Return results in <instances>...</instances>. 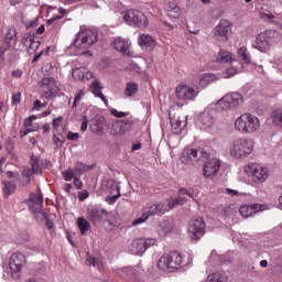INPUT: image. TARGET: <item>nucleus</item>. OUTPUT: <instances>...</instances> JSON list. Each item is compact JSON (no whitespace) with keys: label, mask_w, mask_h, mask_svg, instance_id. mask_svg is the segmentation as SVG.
<instances>
[{"label":"nucleus","mask_w":282,"mask_h":282,"mask_svg":"<svg viewBox=\"0 0 282 282\" xmlns=\"http://www.w3.org/2000/svg\"><path fill=\"white\" fill-rule=\"evenodd\" d=\"M15 34L9 32L6 37H4V43H7V45H10V43H12V41H14Z\"/></svg>","instance_id":"6e6d98bb"},{"label":"nucleus","mask_w":282,"mask_h":282,"mask_svg":"<svg viewBox=\"0 0 282 282\" xmlns=\"http://www.w3.org/2000/svg\"><path fill=\"white\" fill-rule=\"evenodd\" d=\"M206 282H226V275L219 272L212 273L207 276Z\"/></svg>","instance_id":"58836bf2"},{"label":"nucleus","mask_w":282,"mask_h":282,"mask_svg":"<svg viewBox=\"0 0 282 282\" xmlns=\"http://www.w3.org/2000/svg\"><path fill=\"white\" fill-rule=\"evenodd\" d=\"M77 227L80 230V234L85 235V232L89 231L90 225L87 219H85L84 217H80L77 219Z\"/></svg>","instance_id":"e433bc0d"},{"label":"nucleus","mask_w":282,"mask_h":282,"mask_svg":"<svg viewBox=\"0 0 282 282\" xmlns=\"http://www.w3.org/2000/svg\"><path fill=\"white\" fill-rule=\"evenodd\" d=\"M61 124H63V117H57L53 120V129L58 130Z\"/></svg>","instance_id":"864d4df0"},{"label":"nucleus","mask_w":282,"mask_h":282,"mask_svg":"<svg viewBox=\"0 0 282 282\" xmlns=\"http://www.w3.org/2000/svg\"><path fill=\"white\" fill-rule=\"evenodd\" d=\"M138 89H139L138 83L129 82L126 85L124 96L127 98H133V96H135L138 94Z\"/></svg>","instance_id":"473e14b6"},{"label":"nucleus","mask_w":282,"mask_h":282,"mask_svg":"<svg viewBox=\"0 0 282 282\" xmlns=\"http://www.w3.org/2000/svg\"><path fill=\"white\" fill-rule=\"evenodd\" d=\"M36 120V116L32 115L24 120V127H32V123Z\"/></svg>","instance_id":"4d7b16f0"},{"label":"nucleus","mask_w":282,"mask_h":282,"mask_svg":"<svg viewBox=\"0 0 282 282\" xmlns=\"http://www.w3.org/2000/svg\"><path fill=\"white\" fill-rule=\"evenodd\" d=\"M122 19L130 28H139V30H147L149 28V18L135 9H129L121 13Z\"/></svg>","instance_id":"423d86ee"},{"label":"nucleus","mask_w":282,"mask_h":282,"mask_svg":"<svg viewBox=\"0 0 282 282\" xmlns=\"http://www.w3.org/2000/svg\"><path fill=\"white\" fill-rule=\"evenodd\" d=\"M156 243L158 239L155 238H138L130 243L129 252L135 256L144 254L149 248H152V246H155Z\"/></svg>","instance_id":"9b49d317"},{"label":"nucleus","mask_w":282,"mask_h":282,"mask_svg":"<svg viewBox=\"0 0 282 282\" xmlns=\"http://www.w3.org/2000/svg\"><path fill=\"white\" fill-rule=\"evenodd\" d=\"M245 173L252 178L254 184H263L270 177V170L259 163H249L245 166Z\"/></svg>","instance_id":"1a4fd4ad"},{"label":"nucleus","mask_w":282,"mask_h":282,"mask_svg":"<svg viewBox=\"0 0 282 282\" xmlns=\"http://www.w3.org/2000/svg\"><path fill=\"white\" fill-rule=\"evenodd\" d=\"M165 10L170 19H180L182 10L180 9V6H177L176 2H167L165 6Z\"/></svg>","instance_id":"c85d7f7f"},{"label":"nucleus","mask_w":282,"mask_h":282,"mask_svg":"<svg viewBox=\"0 0 282 282\" xmlns=\"http://www.w3.org/2000/svg\"><path fill=\"white\" fill-rule=\"evenodd\" d=\"M31 172L34 173V175H41L42 172H41V165L39 163H31Z\"/></svg>","instance_id":"3c124183"},{"label":"nucleus","mask_w":282,"mask_h":282,"mask_svg":"<svg viewBox=\"0 0 282 282\" xmlns=\"http://www.w3.org/2000/svg\"><path fill=\"white\" fill-rule=\"evenodd\" d=\"M148 220L149 216L143 210L142 216L132 221V226H140V224H144Z\"/></svg>","instance_id":"de8ad7c7"},{"label":"nucleus","mask_w":282,"mask_h":282,"mask_svg":"<svg viewBox=\"0 0 282 282\" xmlns=\"http://www.w3.org/2000/svg\"><path fill=\"white\" fill-rule=\"evenodd\" d=\"M73 78L75 80H90L94 78V73L88 72L86 67H77L73 69Z\"/></svg>","instance_id":"a878e982"},{"label":"nucleus","mask_w":282,"mask_h":282,"mask_svg":"<svg viewBox=\"0 0 282 282\" xmlns=\"http://www.w3.org/2000/svg\"><path fill=\"white\" fill-rule=\"evenodd\" d=\"M120 197V187L117 186V194L112 195V196H107L106 197V202L107 204L111 205V204H116V202L118 200V198Z\"/></svg>","instance_id":"49530a36"},{"label":"nucleus","mask_w":282,"mask_h":282,"mask_svg":"<svg viewBox=\"0 0 282 282\" xmlns=\"http://www.w3.org/2000/svg\"><path fill=\"white\" fill-rule=\"evenodd\" d=\"M68 140H78V138H80V134L77 132H68Z\"/></svg>","instance_id":"69168bd1"},{"label":"nucleus","mask_w":282,"mask_h":282,"mask_svg":"<svg viewBox=\"0 0 282 282\" xmlns=\"http://www.w3.org/2000/svg\"><path fill=\"white\" fill-rule=\"evenodd\" d=\"M232 34V24L228 20H220L218 25L214 29V39L218 43H227L228 39Z\"/></svg>","instance_id":"f8f14e48"},{"label":"nucleus","mask_w":282,"mask_h":282,"mask_svg":"<svg viewBox=\"0 0 282 282\" xmlns=\"http://www.w3.org/2000/svg\"><path fill=\"white\" fill-rule=\"evenodd\" d=\"M86 263H88L89 265H93L94 268H96V265H100V260H96V258L87 254Z\"/></svg>","instance_id":"8fccbe9b"},{"label":"nucleus","mask_w":282,"mask_h":282,"mask_svg":"<svg viewBox=\"0 0 282 282\" xmlns=\"http://www.w3.org/2000/svg\"><path fill=\"white\" fill-rule=\"evenodd\" d=\"M53 142H54L56 149H61V147H63V144H65V137H63V134H61V133H58L57 135L54 134Z\"/></svg>","instance_id":"c03bdc74"},{"label":"nucleus","mask_w":282,"mask_h":282,"mask_svg":"<svg viewBox=\"0 0 282 282\" xmlns=\"http://www.w3.org/2000/svg\"><path fill=\"white\" fill-rule=\"evenodd\" d=\"M262 210H265V205L261 204H253V205H242L239 208L240 215L245 217V219H248V217H252L253 215H257V213H261Z\"/></svg>","instance_id":"412c9836"},{"label":"nucleus","mask_w":282,"mask_h":282,"mask_svg":"<svg viewBox=\"0 0 282 282\" xmlns=\"http://www.w3.org/2000/svg\"><path fill=\"white\" fill-rule=\"evenodd\" d=\"M261 19H264V21H272V19H274V14H272V13H261Z\"/></svg>","instance_id":"e2e57ef3"},{"label":"nucleus","mask_w":282,"mask_h":282,"mask_svg":"<svg viewBox=\"0 0 282 282\" xmlns=\"http://www.w3.org/2000/svg\"><path fill=\"white\" fill-rule=\"evenodd\" d=\"M87 197H89V192L84 191V192H79V193H78V199H79V202H85V199H87Z\"/></svg>","instance_id":"bf43d9fd"},{"label":"nucleus","mask_w":282,"mask_h":282,"mask_svg":"<svg viewBox=\"0 0 282 282\" xmlns=\"http://www.w3.org/2000/svg\"><path fill=\"white\" fill-rule=\"evenodd\" d=\"M144 274H153V265H148L147 270L143 269Z\"/></svg>","instance_id":"774afa93"},{"label":"nucleus","mask_w":282,"mask_h":282,"mask_svg":"<svg viewBox=\"0 0 282 282\" xmlns=\"http://www.w3.org/2000/svg\"><path fill=\"white\" fill-rule=\"evenodd\" d=\"M237 54L245 65H250L251 57L246 46L238 48Z\"/></svg>","instance_id":"f704fd0d"},{"label":"nucleus","mask_w":282,"mask_h":282,"mask_svg":"<svg viewBox=\"0 0 282 282\" xmlns=\"http://www.w3.org/2000/svg\"><path fill=\"white\" fill-rule=\"evenodd\" d=\"M32 173H34L31 169L25 167L22 172V180L25 184V186H28L30 184V182H32Z\"/></svg>","instance_id":"79ce46f5"},{"label":"nucleus","mask_w":282,"mask_h":282,"mask_svg":"<svg viewBox=\"0 0 282 282\" xmlns=\"http://www.w3.org/2000/svg\"><path fill=\"white\" fill-rule=\"evenodd\" d=\"M74 186L78 191H80V188H83V181H80V177L75 176V178H74Z\"/></svg>","instance_id":"13d9d810"},{"label":"nucleus","mask_w":282,"mask_h":282,"mask_svg":"<svg viewBox=\"0 0 282 282\" xmlns=\"http://www.w3.org/2000/svg\"><path fill=\"white\" fill-rule=\"evenodd\" d=\"M39 25V19L36 18L35 20L30 21L29 23L25 24L26 30H30V28H36Z\"/></svg>","instance_id":"052dcab7"},{"label":"nucleus","mask_w":282,"mask_h":282,"mask_svg":"<svg viewBox=\"0 0 282 282\" xmlns=\"http://www.w3.org/2000/svg\"><path fill=\"white\" fill-rule=\"evenodd\" d=\"M235 74H237V68L231 66L224 72V78H232Z\"/></svg>","instance_id":"09e8293b"},{"label":"nucleus","mask_w":282,"mask_h":282,"mask_svg":"<svg viewBox=\"0 0 282 282\" xmlns=\"http://www.w3.org/2000/svg\"><path fill=\"white\" fill-rule=\"evenodd\" d=\"M158 232L160 237H166V235H171V232H173V223L169 220H161L159 223Z\"/></svg>","instance_id":"c756f323"},{"label":"nucleus","mask_w":282,"mask_h":282,"mask_svg":"<svg viewBox=\"0 0 282 282\" xmlns=\"http://www.w3.org/2000/svg\"><path fill=\"white\" fill-rule=\"evenodd\" d=\"M217 80H219V77H217V75L207 73L199 76L198 85L203 89H206V87H208L210 83H215Z\"/></svg>","instance_id":"cd10ccee"},{"label":"nucleus","mask_w":282,"mask_h":282,"mask_svg":"<svg viewBox=\"0 0 282 282\" xmlns=\"http://www.w3.org/2000/svg\"><path fill=\"white\" fill-rule=\"evenodd\" d=\"M188 232L191 239L194 241L202 239V237H204L206 234V223L204 221V218H195L192 220L189 223Z\"/></svg>","instance_id":"2eb2a0df"},{"label":"nucleus","mask_w":282,"mask_h":282,"mask_svg":"<svg viewBox=\"0 0 282 282\" xmlns=\"http://www.w3.org/2000/svg\"><path fill=\"white\" fill-rule=\"evenodd\" d=\"M110 113L115 116V118H124L127 112L118 111L117 109H111Z\"/></svg>","instance_id":"603ef678"},{"label":"nucleus","mask_w":282,"mask_h":282,"mask_svg":"<svg viewBox=\"0 0 282 282\" xmlns=\"http://www.w3.org/2000/svg\"><path fill=\"white\" fill-rule=\"evenodd\" d=\"M96 169V165H85L82 162H77L74 165V172L77 173V175H85V173H88V171H94Z\"/></svg>","instance_id":"2f4dec72"},{"label":"nucleus","mask_w":282,"mask_h":282,"mask_svg":"<svg viewBox=\"0 0 282 282\" xmlns=\"http://www.w3.org/2000/svg\"><path fill=\"white\" fill-rule=\"evenodd\" d=\"M241 105H243V95L239 93H229L216 102V107L221 111H230Z\"/></svg>","instance_id":"6e6552de"},{"label":"nucleus","mask_w":282,"mask_h":282,"mask_svg":"<svg viewBox=\"0 0 282 282\" xmlns=\"http://www.w3.org/2000/svg\"><path fill=\"white\" fill-rule=\"evenodd\" d=\"M97 41L98 34L96 31L87 29L77 34L74 41V46L77 47V50H87L88 47H91L94 43H97Z\"/></svg>","instance_id":"9d476101"},{"label":"nucleus","mask_w":282,"mask_h":282,"mask_svg":"<svg viewBox=\"0 0 282 282\" xmlns=\"http://www.w3.org/2000/svg\"><path fill=\"white\" fill-rule=\"evenodd\" d=\"M111 45L115 47V50H117V52H121V54H124L126 56H131V43L129 40L116 37Z\"/></svg>","instance_id":"5701e85b"},{"label":"nucleus","mask_w":282,"mask_h":282,"mask_svg":"<svg viewBox=\"0 0 282 282\" xmlns=\"http://www.w3.org/2000/svg\"><path fill=\"white\" fill-rule=\"evenodd\" d=\"M186 116L176 113L173 117H171L170 113V124L173 133L176 135H180L182 131H184V128L186 127Z\"/></svg>","instance_id":"6ab92c4d"},{"label":"nucleus","mask_w":282,"mask_h":282,"mask_svg":"<svg viewBox=\"0 0 282 282\" xmlns=\"http://www.w3.org/2000/svg\"><path fill=\"white\" fill-rule=\"evenodd\" d=\"M40 88L48 100L58 96V86H56V79H54V77L42 78L40 82Z\"/></svg>","instance_id":"4468645a"},{"label":"nucleus","mask_w":282,"mask_h":282,"mask_svg":"<svg viewBox=\"0 0 282 282\" xmlns=\"http://www.w3.org/2000/svg\"><path fill=\"white\" fill-rule=\"evenodd\" d=\"M11 76L13 78H21L23 76V72L21 69L12 70Z\"/></svg>","instance_id":"0e129e2a"},{"label":"nucleus","mask_w":282,"mask_h":282,"mask_svg":"<svg viewBox=\"0 0 282 282\" xmlns=\"http://www.w3.org/2000/svg\"><path fill=\"white\" fill-rule=\"evenodd\" d=\"M21 102V93L14 94L12 96V105H19Z\"/></svg>","instance_id":"680f3d73"},{"label":"nucleus","mask_w":282,"mask_h":282,"mask_svg":"<svg viewBox=\"0 0 282 282\" xmlns=\"http://www.w3.org/2000/svg\"><path fill=\"white\" fill-rule=\"evenodd\" d=\"M28 263V258L22 252H14L9 260V267L11 270L12 279H19V273L23 270V267Z\"/></svg>","instance_id":"ddd939ff"},{"label":"nucleus","mask_w":282,"mask_h":282,"mask_svg":"<svg viewBox=\"0 0 282 282\" xmlns=\"http://www.w3.org/2000/svg\"><path fill=\"white\" fill-rule=\"evenodd\" d=\"M41 47V41L33 40L28 47L29 54H36V51Z\"/></svg>","instance_id":"a18cd8bd"},{"label":"nucleus","mask_w":282,"mask_h":282,"mask_svg":"<svg viewBox=\"0 0 282 282\" xmlns=\"http://www.w3.org/2000/svg\"><path fill=\"white\" fill-rule=\"evenodd\" d=\"M254 150V140L250 138H239L229 144L228 152L234 160L248 158Z\"/></svg>","instance_id":"f03ea898"},{"label":"nucleus","mask_w":282,"mask_h":282,"mask_svg":"<svg viewBox=\"0 0 282 282\" xmlns=\"http://www.w3.org/2000/svg\"><path fill=\"white\" fill-rule=\"evenodd\" d=\"M116 272L118 276L123 279V281L132 282V281H135L138 269L132 267H124V268L117 269Z\"/></svg>","instance_id":"393cba45"},{"label":"nucleus","mask_w":282,"mask_h":282,"mask_svg":"<svg viewBox=\"0 0 282 282\" xmlns=\"http://www.w3.org/2000/svg\"><path fill=\"white\" fill-rule=\"evenodd\" d=\"M272 121L278 127H282V109H276L272 112Z\"/></svg>","instance_id":"ea45409f"},{"label":"nucleus","mask_w":282,"mask_h":282,"mask_svg":"<svg viewBox=\"0 0 282 282\" xmlns=\"http://www.w3.org/2000/svg\"><path fill=\"white\" fill-rule=\"evenodd\" d=\"M34 36H36V33L32 31L24 34V36L22 37V45H24V47H28V45H30L34 41Z\"/></svg>","instance_id":"a19ab883"},{"label":"nucleus","mask_w":282,"mask_h":282,"mask_svg":"<svg viewBox=\"0 0 282 282\" xmlns=\"http://www.w3.org/2000/svg\"><path fill=\"white\" fill-rule=\"evenodd\" d=\"M158 268L163 272H175L180 268H184V258L177 251L165 253L160 258Z\"/></svg>","instance_id":"7ed1b4c3"},{"label":"nucleus","mask_w":282,"mask_h":282,"mask_svg":"<svg viewBox=\"0 0 282 282\" xmlns=\"http://www.w3.org/2000/svg\"><path fill=\"white\" fill-rule=\"evenodd\" d=\"M62 175L65 182H72L76 177V172L74 169L69 167L68 170L62 172Z\"/></svg>","instance_id":"37998d69"},{"label":"nucleus","mask_w":282,"mask_h":282,"mask_svg":"<svg viewBox=\"0 0 282 282\" xmlns=\"http://www.w3.org/2000/svg\"><path fill=\"white\" fill-rule=\"evenodd\" d=\"M183 204H186V197H177V198H169L167 199V204H166V207H167V213L169 210L173 209V208H177V206H182Z\"/></svg>","instance_id":"72a5a7b5"},{"label":"nucleus","mask_w":282,"mask_h":282,"mask_svg":"<svg viewBox=\"0 0 282 282\" xmlns=\"http://www.w3.org/2000/svg\"><path fill=\"white\" fill-rule=\"evenodd\" d=\"M214 61L218 62V63H232V61H235L232 58V53L228 52L226 50H220L218 53V56H216V58H214Z\"/></svg>","instance_id":"7c9ffc66"},{"label":"nucleus","mask_w":282,"mask_h":282,"mask_svg":"<svg viewBox=\"0 0 282 282\" xmlns=\"http://www.w3.org/2000/svg\"><path fill=\"white\" fill-rule=\"evenodd\" d=\"M210 154L200 148L198 150L195 149H185L181 155V162L183 164H195V162H205L203 167V173L205 177L209 180H214L217 177L219 173V169H221V161L219 159H210ZM208 160V161H207Z\"/></svg>","instance_id":"f257e3e1"},{"label":"nucleus","mask_w":282,"mask_h":282,"mask_svg":"<svg viewBox=\"0 0 282 282\" xmlns=\"http://www.w3.org/2000/svg\"><path fill=\"white\" fill-rule=\"evenodd\" d=\"M235 127L240 133H254L261 129L259 118L251 113H243L235 121Z\"/></svg>","instance_id":"39448f33"},{"label":"nucleus","mask_w":282,"mask_h":282,"mask_svg":"<svg viewBox=\"0 0 282 282\" xmlns=\"http://www.w3.org/2000/svg\"><path fill=\"white\" fill-rule=\"evenodd\" d=\"M90 89L96 98H100V100H102L106 106L108 105L109 101L107 100V97H105V95L102 94V84H100L99 80H94L90 85Z\"/></svg>","instance_id":"bb28decb"},{"label":"nucleus","mask_w":282,"mask_h":282,"mask_svg":"<svg viewBox=\"0 0 282 282\" xmlns=\"http://www.w3.org/2000/svg\"><path fill=\"white\" fill-rule=\"evenodd\" d=\"M143 213L150 217H162V215H165L169 213V207L166 206V203H150L145 207H143Z\"/></svg>","instance_id":"a211bd4d"},{"label":"nucleus","mask_w":282,"mask_h":282,"mask_svg":"<svg viewBox=\"0 0 282 282\" xmlns=\"http://www.w3.org/2000/svg\"><path fill=\"white\" fill-rule=\"evenodd\" d=\"M218 213L220 217L228 219V217H232V215H235V209L231 206L225 205L218 209Z\"/></svg>","instance_id":"4c0bfd02"},{"label":"nucleus","mask_w":282,"mask_h":282,"mask_svg":"<svg viewBox=\"0 0 282 282\" xmlns=\"http://www.w3.org/2000/svg\"><path fill=\"white\" fill-rule=\"evenodd\" d=\"M199 96V88L188 86V85H180L176 87V98L180 100H195Z\"/></svg>","instance_id":"f3484780"},{"label":"nucleus","mask_w":282,"mask_h":282,"mask_svg":"<svg viewBox=\"0 0 282 282\" xmlns=\"http://www.w3.org/2000/svg\"><path fill=\"white\" fill-rule=\"evenodd\" d=\"M131 131V120H117L112 123V133L115 135H124Z\"/></svg>","instance_id":"b1692460"},{"label":"nucleus","mask_w":282,"mask_h":282,"mask_svg":"<svg viewBox=\"0 0 282 282\" xmlns=\"http://www.w3.org/2000/svg\"><path fill=\"white\" fill-rule=\"evenodd\" d=\"M276 43H279V32L265 31L256 37L253 47L260 52H268V50L272 47V45H276Z\"/></svg>","instance_id":"0eeeda50"},{"label":"nucleus","mask_w":282,"mask_h":282,"mask_svg":"<svg viewBox=\"0 0 282 282\" xmlns=\"http://www.w3.org/2000/svg\"><path fill=\"white\" fill-rule=\"evenodd\" d=\"M80 130L83 131V133L87 131V117H84Z\"/></svg>","instance_id":"338daca9"},{"label":"nucleus","mask_w":282,"mask_h":282,"mask_svg":"<svg viewBox=\"0 0 282 282\" xmlns=\"http://www.w3.org/2000/svg\"><path fill=\"white\" fill-rule=\"evenodd\" d=\"M216 121L217 110L213 106L205 108L204 111L200 112L199 122L203 129H210Z\"/></svg>","instance_id":"dca6fc26"},{"label":"nucleus","mask_w":282,"mask_h":282,"mask_svg":"<svg viewBox=\"0 0 282 282\" xmlns=\"http://www.w3.org/2000/svg\"><path fill=\"white\" fill-rule=\"evenodd\" d=\"M138 44L140 47H142V50L153 52V50H155L158 46V41H155L150 34H141L138 37Z\"/></svg>","instance_id":"4be33fe9"},{"label":"nucleus","mask_w":282,"mask_h":282,"mask_svg":"<svg viewBox=\"0 0 282 282\" xmlns=\"http://www.w3.org/2000/svg\"><path fill=\"white\" fill-rule=\"evenodd\" d=\"M3 197H10L17 191V184L11 181H3Z\"/></svg>","instance_id":"c9c22d12"},{"label":"nucleus","mask_w":282,"mask_h":282,"mask_svg":"<svg viewBox=\"0 0 282 282\" xmlns=\"http://www.w3.org/2000/svg\"><path fill=\"white\" fill-rule=\"evenodd\" d=\"M29 208L32 214H34L36 221H43L45 219L46 227L48 230L54 228V223L50 219V214L43 212V195L41 194H31L29 198Z\"/></svg>","instance_id":"20e7f679"},{"label":"nucleus","mask_w":282,"mask_h":282,"mask_svg":"<svg viewBox=\"0 0 282 282\" xmlns=\"http://www.w3.org/2000/svg\"><path fill=\"white\" fill-rule=\"evenodd\" d=\"M85 96V90H79V93L75 96L73 107H76L78 105L79 100Z\"/></svg>","instance_id":"5fc2aeb1"},{"label":"nucleus","mask_w":282,"mask_h":282,"mask_svg":"<svg viewBox=\"0 0 282 282\" xmlns=\"http://www.w3.org/2000/svg\"><path fill=\"white\" fill-rule=\"evenodd\" d=\"M102 215L107 216L109 212H107V209H100L98 206L88 207L87 219H89L91 224H100V221H102Z\"/></svg>","instance_id":"aec40b11"}]
</instances>
